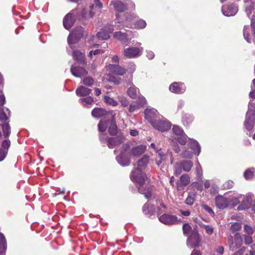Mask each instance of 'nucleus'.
Segmentation results:
<instances>
[{
	"mask_svg": "<svg viewBox=\"0 0 255 255\" xmlns=\"http://www.w3.org/2000/svg\"><path fill=\"white\" fill-rule=\"evenodd\" d=\"M246 3V12L249 17L250 14L254 11V3L251 0H245Z\"/></svg>",
	"mask_w": 255,
	"mask_h": 255,
	"instance_id": "obj_32",
	"label": "nucleus"
},
{
	"mask_svg": "<svg viewBox=\"0 0 255 255\" xmlns=\"http://www.w3.org/2000/svg\"><path fill=\"white\" fill-rule=\"evenodd\" d=\"M253 195L247 196L242 201V204L239 208L242 209H249L251 207L252 203L254 201Z\"/></svg>",
	"mask_w": 255,
	"mask_h": 255,
	"instance_id": "obj_26",
	"label": "nucleus"
},
{
	"mask_svg": "<svg viewBox=\"0 0 255 255\" xmlns=\"http://www.w3.org/2000/svg\"><path fill=\"white\" fill-rule=\"evenodd\" d=\"M200 241L197 231L194 229L187 239V245L189 248H193L199 246Z\"/></svg>",
	"mask_w": 255,
	"mask_h": 255,
	"instance_id": "obj_9",
	"label": "nucleus"
},
{
	"mask_svg": "<svg viewBox=\"0 0 255 255\" xmlns=\"http://www.w3.org/2000/svg\"><path fill=\"white\" fill-rule=\"evenodd\" d=\"M114 37L121 41H126L128 40V34L117 31L114 33Z\"/></svg>",
	"mask_w": 255,
	"mask_h": 255,
	"instance_id": "obj_34",
	"label": "nucleus"
},
{
	"mask_svg": "<svg viewBox=\"0 0 255 255\" xmlns=\"http://www.w3.org/2000/svg\"><path fill=\"white\" fill-rule=\"evenodd\" d=\"M103 53H104V51L102 49H96L94 51L92 50L89 52L88 56L90 58H92L93 54L94 55H99L100 54H102Z\"/></svg>",
	"mask_w": 255,
	"mask_h": 255,
	"instance_id": "obj_50",
	"label": "nucleus"
},
{
	"mask_svg": "<svg viewBox=\"0 0 255 255\" xmlns=\"http://www.w3.org/2000/svg\"><path fill=\"white\" fill-rule=\"evenodd\" d=\"M191 230V226L189 224H185L183 226V231L184 234H189Z\"/></svg>",
	"mask_w": 255,
	"mask_h": 255,
	"instance_id": "obj_55",
	"label": "nucleus"
},
{
	"mask_svg": "<svg viewBox=\"0 0 255 255\" xmlns=\"http://www.w3.org/2000/svg\"><path fill=\"white\" fill-rule=\"evenodd\" d=\"M10 115V111L7 108H2L0 107V120L1 121H6L8 119Z\"/></svg>",
	"mask_w": 255,
	"mask_h": 255,
	"instance_id": "obj_31",
	"label": "nucleus"
},
{
	"mask_svg": "<svg viewBox=\"0 0 255 255\" xmlns=\"http://www.w3.org/2000/svg\"><path fill=\"white\" fill-rule=\"evenodd\" d=\"M143 50L142 47H129L126 48L124 50V55L128 58H135L141 55Z\"/></svg>",
	"mask_w": 255,
	"mask_h": 255,
	"instance_id": "obj_8",
	"label": "nucleus"
},
{
	"mask_svg": "<svg viewBox=\"0 0 255 255\" xmlns=\"http://www.w3.org/2000/svg\"><path fill=\"white\" fill-rule=\"evenodd\" d=\"M159 220L165 225H172L181 222L180 219L174 215L165 214L158 217Z\"/></svg>",
	"mask_w": 255,
	"mask_h": 255,
	"instance_id": "obj_12",
	"label": "nucleus"
},
{
	"mask_svg": "<svg viewBox=\"0 0 255 255\" xmlns=\"http://www.w3.org/2000/svg\"><path fill=\"white\" fill-rule=\"evenodd\" d=\"M249 254H246L245 255H255V244L252 245Z\"/></svg>",
	"mask_w": 255,
	"mask_h": 255,
	"instance_id": "obj_62",
	"label": "nucleus"
},
{
	"mask_svg": "<svg viewBox=\"0 0 255 255\" xmlns=\"http://www.w3.org/2000/svg\"><path fill=\"white\" fill-rule=\"evenodd\" d=\"M146 149V146L144 144H140L133 146L130 150L131 155L136 157L143 153Z\"/></svg>",
	"mask_w": 255,
	"mask_h": 255,
	"instance_id": "obj_22",
	"label": "nucleus"
},
{
	"mask_svg": "<svg viewBox=\"0 0 255 255\" xmlns=\"http://www.w3.org/2000/svg\"><path fill=\"white\" fill-rule=\"evenodd\" d=\"M10 133V128L7 123L0 124V138H7Z\"/></svg>",
	"mask_w": 255,
	"mask_h": 255,
	"instance_id": "obj_25",
	"label": "nucleus"
},
{
	"mask_svg": "<svg viewBox=\"0 0 255 255\" xmlns=\"http://www.w3.org/2000/svg\"><path fill=\"white\" fill-rule=\"evenodd\" d=\"M225 196L228 198V202L231 206H234L236 205L239 201L238 196L235 195L234 192H230L225 194Z\"/></svg>",
	"mask_w": 255,
	"mask_h": 255,
	"instance_id": "obj_28",
	"label": "nucleus"
},
{
	"mask_svg": "<svg viewBox=\"0 0 255 255\" xmlns=\"http://www.w3.org/2000/svg\"><path fill=\"white\" fill-rule=\"evenodd\" d=\"M109 131L110 133L112 135L117 133V127L115 123V115H112V123L109 127Z\"/></svg>",
	"mask_w": 255,
	"mask_h": 255,
	"instance_id": "obj_36",
	"label": "nucleus"
},
{
	"mask_svg": "<svg viewBox=\"0 0 255 255\" xmlns=\"http://www.w3.org/2000/svg\"><path fill=\"white\" fill-rule=\"evenodd\" d=\"M250 28L249 26H245L243 29V35L245 39L248 42H251V38L250 37Z\"/></svg>",
	"mask_w": 255,
	"mask_h": 255,
	"instance_id": "obj_41",
	"label": "nucleus"
},
{
	"mask_svg": "<svg viewBox=\"0 0 255 255\" xmlns=\"http://www.w3.org/2000/svg\"><path fill=\"white\" fill-rule=\"evenodd\" d=\"M242 244V239L241 235L237 233L235 234L234 238L232 237L229 239V245L232 250L238 249L241 247Z\"/></svg>",
	"mask_w": 255,
	"mask_h": 255,
	"instance_id": "obj_14",
	"label": "nucleus"
},
{
	"mask_svg": "<svg viewBox=\"0 0 255 255\" xmlns=\"http://www.w3.org/2000/svg\"><path fill=\"white\" fill-rule=\"evenodd\" d=\"M83 84L88 86H92L94 83V80L90 77H87L83 80Z\"/></svg>",
	"mask_w": 255,
	"mask_h": 255,
	"instance_id": "obj_48",
	"label": "nucleus"
},
{
	"mask_svg": "<svg viewBox=\"0 0 255 255\" xmlns=\"http://www.w3.org/2000/svg\"><path fill=\"white\" fill-rule=\"evenodd\" d=\"M79 102L83 106L88 107L89 105H91L94 102L93 98L91 97H87L85 98L80 99Z\"/></svg>",
	"mask_w": 255,
	"mask_h": 255,
	"instance_id": "obj_37",
	"label": "nucleus"
},
{
	"mask_svg": "<svg viewBox=\"0 0 255 255\" xmlns=\"http://www.w3.org/2000/svg\"><path fill=\"white\" fill-rule=\"evenodd\" d=\"M105 102L110 105L116 106L118 105V102L115 101L113 99L109 96H105L104 98Z\"/></svg>",
	"mask_w": 255,
	"mask_h": 255,
	"instance_id": "obj_47",
	"label": "nucleus"
},
{
	"mask_svg": "<svg viewBox=\"0 0 255 255\" xmlns=\"http://www.w3.org/2000/svg\"><path fill=\"white\" fill-rule=\"evenodd\" d=\"M146 25V22L142 19H140L136 22L134 27L137 29H142L145 27Z\"/></svg>",
	"mask_w": 255,
	"mask_h": 255,
	"instance_id": "obj_43",
	"label": "nucleus"
},
{
	"mask_svg": "<svg viewBox=\"0 0 255 255\" xmlns=\"http://www.w3.org/2000/svg\"><path fill=\"white\" fill-rule=\"evenodd\" d=\"M110 6H113L115 10L119 12H123L129 8L134 9L135 7L134 3L131 0H127L124 2L117 0H112Z\"/></svg>",
	"mask_w": 255,
	"mask_h": 255,
	"instance_id": "obj_3",
	"label": "nucleus"
},
{
	"mask_svg": "<svg viewBox=\"0 0 255 255\" xmlns=\"http://www.w3.org/2000/svg\"><path fill=\"white\" fill-rule=\"evenodd\" d=\"M124 137L122 135H118L116 137L108 138L107 145L110 148H113L121 144H123Z\"/></svg>",
	"mask_w": 255,
	"mask_h": 255,
	"instance_id": "obj_19",
	"label": "nucleus"
},
{
	"mask_svg": "<svg viewBox=\"0 0 255 255\" xmlns=\"http://www.w3.org/2000/svg\"><path fill=\"white\" fill-rule=\"evenodd\" d=\"M10 141L8 139H5L2 141L1 148H0V161L4 160L7 153Z\"/></svg>",
	"mask_w": 255,
	"mask_h": 255,
	"instance_id": "obj_20",
	"label": "nucleus"
},
{
	"mask_svg": "<svg viewBox=\"0 0 255 255\" xmlns=\"http://www.w3.org/2000/svg\"><path fill=\"white\" fill-rule=\"evenodd\" d=\"M189 145L190 146V148L192 150L193 152L197 155L199 154L200 152V146L196 140L194 139H191L189 142Z\"/></svg>",
	"mask_w": 255,
	"mask_h": 255,
	"instance_id": "obj_29",
	"label": "nucleus"
},
{
	"mask_svg": "<svg viewBox=\"0 0 255 255\" xmlns=\"http://www.w3.org/2000/svg\"><path fill=\"white\" fill-rule=\"evenodd\" d=\"M115 25H109L101 29L97 34V38L99 40H107L110 37V33L115 30L121 28V24L120 21L115 22Z\"/></svg>",
	"mask_w": 255,
	"mask_h": 255,
	"instance_id": "obj_2",
	"label": "nucleus"
},
{
	"mask_svg": "<svg viewBox=\"0 0 255 255\" xmlns=\"http://www.w3.org/2000/svg\"><path fill=\"white\" fill-rule=\"evenodd\" d=\"M202 208L205 211L208 212L211 215H213L214 214L213 211L210 207L204 205L202 206Z\"/></svg>",
	"mask_w": 255,
	"mask_h": 255,
	"instance_id": "obj_59",
	"label": "nucleus"
},
{
	"mask_svg": "<svg viewBox=\"0 0 255 255\" xmlns=\"http://www.w3.org/2000/svg\"><path fill=\"white\" fill-rule=\"evenodd\" d=\"M255 172L254 169H249L245 171L244 176L246 179H250L254 177Z\"/></svg>",
	"mask_w": 255,
	"mask_h": 255,
	"instance_id": "obj_42",
	"label": "nucleus"
},
{
	"mask_svg": "<svg viewBox=\"0 0 255 255\" xmlns=\"http://www.w3.org/2000/svg\"><path fill=\"white\" fill-rule=\"evenodd\" d=\"M107 69L110 72L119 76L124 75L126 72L125 68L116 64H109L107 66Z\"/></svg>",
	"mask_w": 255,
	"mask_h": 255,
	"instance_id": "obj_15",
	"label": "nucleus"
},
{
	"mask_svg": "<svg viewBox=\"0 0 255 255\" xmlns=\"http://www.w3.org/2000/svg\"><path fill=\"white\" fill-rule=\"evenodd\" d=\"M196 197V193H189L187 199L185 200V203L188 205H192L193 204Z\"/></svg>",
	"mask_w": 255,
	"mask_h": 255,
	"instance_id": "obj_40",
	"label": "nucleus"
},
{
	"mask_svg": "<svg viewBox=\"0 0 255 255\" xmlns=\"http://www.w3.org/2000/svg\"><path fill=\"white\" fill-rule=\"evenodd\" d=\"M251 26L254 32V35L255 36V39L254 41L255 43V18H252L251 19Z\"/></svg>",
	"mask_w": 255,
	"mask_h": 255,
	"instance_id": "obj_61",
	"label": "nucleus"
},
{
	"mask_svg": "<svg viewBox=\"0 0 255 255\" xmlns=\"http://www.w3.org/2000/svg\"><path fill=\"white\" fill-rule=\"evenodd\" d=\"M191 186H192L195 189L200 191H202L203 190L202 184L197 182H193Z\"/></svg>",
	"mask_w": 255,
	"mask_h": 255,
	"instance_id": "obj_49",
	"label": "nucleus"
},
{
	"mask_svg": "<svg viewBox=\"0 0 255 255\" xmlns=\"http://www.w3.org/2000/svg\"><path fill=\"white\" fill-rule=\"evenodd\" d=\"M6 248V241L3 235L0 233V255H4L3 253Z\"/></svg>",
	"mask_w": 255,
	"mask_h": 255,
	"instance_id": "obj_35",
	"label": "nucleus"
},
{
	"mask_svg": "<svg viewBox=\"0 0 255 255\" xmlns=\"http://www.w3.org/2000/svg\"><path fill=\"white\" fill-rule=\"evenodd\" d=\"M70 70L72 74L76 77H81L88 74V72L84 68L80 66L72 65Z\"/></svg>",
	"mask_w": 255,
	"mask_h": 255,
	"instance_id": "obj_24",
	"label": "nucleus"
},
{
	"mask_svg": "<svg viewBox=\"0 0 255 255\" xmlns=\"http://www.w3.org/2000/svg\"><path fill=\"white\" fill-rule=\"evenodd\" d=\"M241 228V226L239 223H235L232 224L230 227V229L233 232L239 231Z\"/></svg>",
	"mask_w": 255,
	"mask_h": 255,
	"instance_id": "obj_51",
	"label": "nucleus"
},
{
	"mask_svg": "<svg viewBox=\"0 0 255 255\" xmlns=\"http://www.w3.org/2000/svg\"><path fill=\"white\" fill-rule=\"evenodd\" d=\"M83 36V28L81 26L77 27L68 37V42L71 47V45L77 42L80 38Z\"/></svg>",
	"mask_w": 255,
	"mask_h": 255,
	"instance_id": "obj_7",
	"label": "nucleus"
},
{
	"mask_svg": "<svg viewBox=\"0 0 255 255\" xmlns=\"http://www.w3.org/2000/svg\"><path fill=\"white\" fill-rule=\"evenodd\" d=\"M193 162L190 160H182L177 163L175 166V173L179 175L181 173L182 169L185 172H189L193 167Z\"/></svg>",
	"mask_w": 255,
	"mask_h": 255,
	"instance_id": "obj_6",
	"label": "nucleus"
},
{
	"mask_svg": "<svg viewBox=\"0 0 255 255\" xmlns=\"http://www.w3.org/2000/svg\"><path fill=\"white\" fill-rule=\"evenodd\" d=\"M253 86H251L252 91L250 93V98L255 99V79L253 81Z\"/></svg>",
	"mask_w": 255,
	"mask_h": 255,
	"instance_id": "obj_54",
	"label": "nucleus"
},
{
	"mask_svg": "<svg viewBox=\"0 0 255 255\" xmlns=\"http://www.w3.org/2000/svg\"><path fill=\"white\" fill-rule=\"evenodd\" d=\"M245 242L246 244H250L253 242V239L250 235H245Z\"/></svg>",
	"mask_w": 255,
	"mask_h": 255,
	"instance_id": "obj_60",
	"label": "nucleus"
},
{
	"mask_svg": "<svg viewBox=\"0 0 255 255\" xmlns=\"http://www.w3.org/2000/svg\"><path fill=\"white\" fill-rule=\"evenodd\" d=\"M103 4L100 0H94L93 3L90 6V17H93L96 13H100Z\"/></svg>",
	"mask_w": 255,
	"mask_h": 255,
	"instance_id": "obj_18",
	"label": "nucleus"
},
{
	"mask_svg": "<svg viewBox=\"0 0 255 255\" xmlns=\"http://www.w3.org/2000/svg\"><path fill=\"white\" fill-rule=\"evenodd\" d=\"M216 206L220 209H224L230 206L228 202V198L224 195V196L219 195L215 198Z\"/></svg>",
	"mask_w": 255,
	"mask_h": 255,
	"instance_id": "obj_23",
	"label": "nucleus"
},
{
	"mask_svg": "<svg viewBox=\"0 0 255 255\" xmlns=\"http://www.w3.org/2000/svg\"><path fill=\"white\" fill-rule=\"evenodd\" d=\"M76 10H72L64 17L63 23L66 29H69L73 25L76 18Z\"/></svg>",
	"mask_w": 255,
	"mask_h": 255,
	"instance_id": "obj_10",
	"label": "nucleus"
},
{
	"mask_svg": "<svg viewBox=\"0 0 255 255\" xmlns=\"http://www.w3.org/2000/svg\"><path fill=\"white\" fill-rule=\"evenodd\" d=\"M73 57L78 62L82 64H86L85 54L80 50H75L73 52Z\"/></svg>",
	"mask_w": 255,
	"mask_h": 255,
	"instance_id": "obj_27",
	"label": "nucleus"
},
{
	"mask_svg": "<svg viewBox=\"0 0 255 255\" xmlns=\"http://www.w3.org/2000/svg\"><path fill=\"white\" fill-rule=\"evenodd\" d=\"M149 160L147 155H144L137 163V167L131 173L130 179L136 181L139 185L138 187L139 193L144 195L146 198L148 199L151 196V187L148 184L149 181L146 175L143 172Z\"/></svg>",
	"mask_w": 255,
	"mask_h": 255,
	"instance_id": "obj_1",
	"label": "nucleus"
},
{
	"mask_svg": "<svg viewBox=\"0 0 255 255\" xmlns=\"http://www.w3.org/2000/svg\"><path fill=\"white\" fill-rule=\"evenodd\" d=\"M253 103L250 102L249 104V110L247 113L246 119L245 121V126L248 130H251L253 128L254 124L255 111L252 109Z\"/></svg>",
	"mask_w": 255,
	"mask_h": 255,
	"instance_id": "obj_4",
	"label": "nucleus"
},
{
	"mask_svg": "<svg viewBox=\"0 0 255 255\" xmlns=\"http://www.w3.org/2000/svg\"><path fill=\"white\" fill-rule=\"evenodd\" d=\"M121 103L124 107H127L128 105V102L126 98H122L121 100Z\"/></svg>",
	"mask_w": 255,
	"mask_h": 255,
	"instance_id": "obj_64",
	"label": "nucleus"
},
{
	"mask_svg": "<svg viewBox=\"0 0 255 255\" xmlns=\"http://www.w3.org/2000/svg\"><path fill=\"white\" fill-rule=\"evenodd\" d=\"M238 10V7L234 4L224 6L222 7V11L223 14L226 16L235 15Z\"/></svg>",
	"mask_w": 255,
	"mask_h": 255,
	"instance_id": "obj_17",
	"label": "nucleus"
},
{
	"mask_svg": "<svg viewBox=\"0 0 255 255\" xmlns=\"http://www.w3.org/2000/svg\"><path fill=\"white\" fill-rule=\"evenodd\" d=\"M106 111L103 109L96 108L94 109L92 111V115L95 118H99L104 116L106 114Z\"/></svg>",
	"mask_w": 255,
	"mask_h": 255,
	"instance_id": "obj_33",
	"label": "nucleus"
},
{
	"mask_svg": "<svg viewBox=\"0 0 255 255\" xmlns=\"http://www.w3.org/2000/svg\"><path fill=\"white\" fill-rule=\"evenodd\" d=\"M139 106L136 102L131 103L129 108V111L130 112H133L135 110L139 109Z\"/></svg>",
	"mask_w": 255,
	"mask_h": 255,
	"instance_id": "obj_52",
	"label": "nucleus"
},
{
	"mask_svg": "<svg viewBox=\"0 0 255 255\" xmlns=\"http://www.w3.org/2000/svg\"><path fill=\"white\" fill-rule=\"evenodd\" d=\"M157 110L154 109H146L145 110V119L152 125L153 123L156 122L157 119Z\"/></svg>",
	"mask_w": 255,
	"mask_h": 255,
	"instance_id": "obj_16",
	"label": "nucleus"
},
{
	"mask_svg": "<svg viewBox=\"0 0 255 255\" xmlns=\"http://www.w3.org/2000/svg\"><path fill=\"white\" fill-rule=\"evenodd\" d=\"M75 10H77V14H75L76 18L81 20L86 17L87 11L86 9L83 8L82 10H79L78 9L76 8Z\"/></svg>",
	"mask_w": 255,
	"mask_h": 255,
	"instance_id": "obj_39",
	"label": "nucleus"
},
{
	"mask_svg": "<svg viewBox=\"0 0 255 255\" xmlns=\"http://www.w3.org/2000/svg\"><path fill=\"white\" fill-rule=\"evenodd\" d=\"M169 89L171 92L177 94L183 93L185 91L184 84L182 83H173L170 85Z\"/></svg>",
	"mask_w": 255,
	"mask_h": 255,
	"instance_id": "obj_21",
	"label": "nucleus"
},
{
	"mask_svg": "<svg viewBox=\"0 0 255 255\" xmlns=\"http://www.w3.org/2000/svg\"><path fill=\"white\" fill-rule=\"evenodd\" d=\"M182 156L184 158H190L192 156V153L188 152L187 150H184L182 153Z\"/></svg>",
	"mask_w": 255,
	"mask_h": 255,
	"instance_id": "obj_57",
	"label": "nucleus"
},
{
	"mask_svg": "<svg viewBox=\"0 0 255 255\" xmlns=\"http://www.w3.org/2000/svg\"><path fill=\"white\" fill-rule=\"evenodd\" d=\"M173 132L176 135L174 139L178 140L181 145H185L187 142V136L183 131L177 126H174L172 128Z\"/></svg>",
	"mask_w": 255,
	"mask_h": 255,
	"instance_id": "obj_11",
	"label": "nucleus"
},
{
	"mask_svg": "<svg viewBox=\"0 0 255 255\" xmlns=\"http://www.w3.org/2000/svg\"><path fill=\"white\" fill-rule=\"evenodd\" d=\"M152 126L154 128L159 131H165L170 128L171 124L167 121L158 120L156 122L153 123Z\"/></svg>",
	"mask_w": 255,
	"mask_h": 255,
	"instance_id": "obj_13",
	"label": "nucleus"
},
{
	"mask_svg": "<svg viewBox=\"0 0 255 255\" xmlns=\"http://www.w3.org/2000/svg\"><path fill=\"white\" fill-rule=\"evenodd\" d=\"M146 56L149 59L151 60L154 57V54L151 51H147Z\"/></svg>",
	"mask_w": 255,
	"mask_h": 255,
	"instance_id": "obj_63",
	"label": "nucleus"
},
{
	"mask_svg": "<svg viewBox=\"0 0 255 255\" xmlns=\"http://www.w3.org/2000/svg\"><path fill=\"white\" fill-rule=\"evenodd\" d=\"M244 230L248 235H251L254 233L253 229L247 225L245 226Z\"/></svg>",
	"mask_w": 255,
	"mask_h": 255,
	"instance_id": "obj_56",
	"label": "nucleus"
},
{
	"mask_svg": "<svg viewBox=\"0 0 255 255\" xmlns=\"http://www.w3.org/2000/svg\"><path fill=\"white\" fill-rule=\"evenodd\" d=\"M204 229H205L206 233L208 235H211L213 233L214 228L211 226L205 225L204 226Z\"/></svg>",
	"mask_w": 255,
	"mask_h": 255,
	"instance_id": "obj_53",
	"label": "nucleus"
},
{
	"mask_svg": "<svg viewBox=\"0 0 255 255\" xmlns=\"http://www.w3.org/2000/svg\"><path fill=\"white\" fill-rule=\"evenodd\" d=\"M91 91V89L81 86L76 89V93L78 96L84 97L89 95Z\"/></svg>",
	"mask_w": 255,
	"mask_h": 255,
	"instance_id": "obj_30",
	"label": "nucleus"
},
{
	"mask_svg": "<svg viewBox=\"0 0 255 255\" xmlns=\"http://www.w3.org/2000/svg\"><path fill=\"white\" fill-rule=\"evenodd\" d=\"M146 101L143 97L141 96L138 97V105L139 106V107L144 106L146 104Z\"/></svg>",
	"mask_w": 255,
	"mask_h": 255,
	"instance_id": "obj_58",
	"label": "nucleus"
},
{
	"mask_svg": "<svg viewBox=\"0 0 255 255\" xmlns=\"http://www.w3.org/2000/svg\"><path fill=\"white\" fill-rule=\"evenodd\" d=\"M138 90L134 86H131L129 87L128 90V96L133 99L136 97Z\"/></svg>",
	"mask_w": 255,
	"mask_h": 255,
	"instance_id": "obj_38",
	"label": "nucleus"
},
{
	"mask_svg": "<svg viewBox=\"0 0 255 255\" xmlns=\"http://www.w3.org/2000/svg\"><path fill=\"white\" fill-rule=\"evenodd\" d=\"M195 172L197 176V178L198 179H202V169L201 165L198 164L195 168Z\"/></svg>",
	"mask_w": 255,
	"mask_h": 255,
	"instance_id": "obj_46",
	"label": "nucleus"
},
{
	"mask_svg": "<svg viewBox=\"0 0 255 255\" xmlns=\"http://www.w3.org/2000/svg\"><path fill=\"white\" fill-rule=\"evenodd\" d=\"M122 150L121 153L116 157L118 163L122 166H128L130 164V159L127 154V150L128 147L127 144L124 143L122 145Z\"/></svg>",
	"mask_w": 255,
	"mask_h": 255,
	"instance_id": "obj_5",
	"label": "nucleus"
},
{
	"mask_svg": "<svg viewBox=\"0 0 255 255\" xmlns=\"http://www.w3.org/2000/svg\"><path fill=\"white\" fill-rule=\"evenodd\" d=\"M180 181L184 185H187L190 182V177L187 174H183L180 177Z\"/></svg>",
	"mask_w": 255,
	"mask_h": 255,
	"instance_id": "obj_44",
	"label": "nucleus"
},
{
	"mask_svg": "<svg viewBox=\"0 0 255 255\" xmlns=\"http://www.w3.org/2000/svg\"><path fill=\"white\" fill-rule=\"evenodd\" d=\"M108 122L106 121H101L98 125L99 130L101 132H104L106 130L108 126Z\"/></svg>",
	"mask_w": 255,
	"mask_h": 255,
	"instance_id": "obj_45",
	"label": "nucleus"
}]
</instances>
